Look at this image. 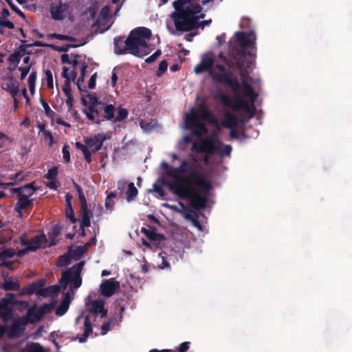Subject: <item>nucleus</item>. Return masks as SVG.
I'll return each mask as SVG.
<instances>
[{
  "instance_id": "obj_48",
  "label": "nucleus",
  "mask_w": 352,
  "mask_h": 352,
  "mask_svg": "<svg viewBox=\"0 0 352 352\" xmlns=\"http://www.w3.org/2000/svg\"><path fill=\"white\" fill-rule=\"evenodd\" d=\"M159 256L161 258V260H162V263L160 264H159V267L162 270L168 268L169 264L167 262V261L165 259L164 256H163V253L162 252L160 253Z\"/></svg>"
},
{
  "instance_id": "obj_30",
  "label": "nucleus",
  "mask_w": 352,
  "mask_h": 352,
  "mask_svg": "<svg viewBox=\"0 0 352 352\" xmlns=\"http://www.w3.org/2000/svg\"><path fill=\"white\" fill-rule=\"evenodd\" d=\"M140 126L144 132L149 133L157 126V122L153 121L146 122L144 120H141L140 122Z\"/></svg>"
},
{
  "instance_id": "obj_53",
  "label": "nucleus",
  "mask_w": 352,
  "mask_h": 352,
  "mask_svg": "<svg viewBox=\"0 0 352 352\" xmlns=\"http://www.w3.org/2000/svg\"><path fill=\"white\" fill-rule=\"evenodd\" d=\"M96 74L91 76L89 80L88 88H94L96 86Z\"/></svg>"
},
{
  "instance_id": "obj_43",
  "label": "nucleus",
  "mask_w": 352,
  "mask_h": 352,
  "mask_svg": "<svg viewBox=\"0 0 352 352\" xmlns=\"http://www.w3.org/2000/svg\"><path fill=\"white\" fill-rule=\"evenodd\" d=\"M150 192L157 193L160 197H162L164 195V191L162 188L158 186L157 184H154L153 186V189L150 190Z\"/></svg>"
},
{
  "instance_id": "obj_50",
  "label": "nucleus",
  "mask_w": 352,
  "mask_h": 352,
  "mask_svg": "<svg viewBox=\"0 0 352 352\" xmlns=\"http://www.w3.org/2000/svg\"><path fill=\"white\" fill-rule=\"evenodd\" d=\"M42 135L43 136L44 139L49 140V144L52 146L53 144V136L52 133L49 131H46L42 133Z\"/></svg>"
},
{
  "instance_id": "obj_25",
  "label": "nucleus",
  "mask_w": 352,
  "mask_h": 352,
  "mask_svg": "<svg viewBox=\"0 0 352 352\" xmlns=\"http://www.w3.org/2000/svg\"><path fill=\"white\" fill-rule=\"evenodd\" d=\"M20 352H46L40 344L36 342H28Z\"/></svg>"
},
{
  "instance_id": "obj_64",
  "label": "nucleus",
  "mask_w": 352,
  "mask_h": 352,
  "mask_svg": "<svg viewBox=\"0 0 352 352\" xmlns=\"http://www.w3.org/2000/svg\"><path fill=\"white\" fill-rule=\"evenodd\" d=\"M20 175V173H15V174H13V175H11L10 176V179L11 180H16L18 179L19 176Z\"/></svg>"
},
{
  "instance_id": "obj_49",
  "label": "nucleus",
  "mask_w": 352,
  "mask_h": 352,
  "mask_svg": "<svg viewBox=\"0 0 352 352\" xmlns=\"http://www.w3.org/2000/svg\"><path fill=\"white\" fill-rule=\"evenodd\" d=\"M161 50H157L154 54H153L151 56L148 57L146 59V62L147 63H152L154 60H155L160 55H161Z\"/></svg>"
},
{
  "instance_id": "obj_54",
  "label": "nucleus",
  "mask_w": 352,
  "mask_h": 352,
  "mask_svg": "<svg viewBox=\"0 0 352 352\" xmlns=\"http://www.w3.org/2000/svg\"><path fill=\"white\" fill-rule=\"evenodd\" d=\"M189 344L188 342L182 343L179 346V352H186L189 348Z\"/></svg>"
},
{
  "instance_id": "obj_21",
  "label": "nucleus",
  "mask_w": 352,
  "mask_h": 352,
  "mask_svg": "<svg viewBox=\"0 0 352 352\" xmlns=\"http://www.w3.org/2000/svg\"><path fill=\"white\" fill-rule=\"evenodd\" d=\"M82 214L80 221V228L82 229V234L85 235V228H87L90 226V219L91 217V213L88 210L87 208H82Z\"/></svg>"
},
{
  "instance_id": "obj_28",
  "label": "nucleus",
  "mask_w": 352,
  "mask_h": 352,
  "mask_svg": "<svg viewBox=\"0 0 352 352\" xmlns=\"http://www.w3.org/2000/svg\"><path fill=\"white\" fill-rule=\"evenodd\" d=\"M76 146L77 148L80 149L82 152L85 160L87 162H90L91 160L92 153L89 150L87 144H85V145H84L80 142H76Z\"/></svg>"
},
{
  "instance_id": "obj_60",
  "label": "nucleus",
  "mask_w": 352,
  "mask_h": 352,
  "mask_svg": "<svg viewBox=\"0 0 352 352\" xmlns=\"http://www.w3.org/2000/svg\"><path fill=\"white\" fill-rule=\"evenodd\" d=\"M47 186L51 189H56V186L54 180H51L48 184Z\"/></svg>"
},
{
  "instance_id": "obj_24",
  "label": "nucleus",
  "mask_w": 352,
  "mask_h": 352,
  "mask_svg": "<svg viewBox=\"0 0 352 352\" xmlns=\"http://www.w3.org/2000/svg\"><path fill=\"white\" fill-rule=\"evenodd\" d=\"M142 232L147 238L152 241H157L160 238V235L157 232V229L153 226L143 227Z\"/></svg>"
},
{
  "instance_id": "obj_59",
  "label": "nucleus",
  "mask_w": 352,
  "mask_h": 352,
  "mask_svg": "<svg viewBox=\"0 0 352 352\" xmlns=\"http://www.w3.org/2000/svg\"><path fill=\"white\" fill-rule=\"evenodd\" d=\"M85 250V248L82 246H78L76 250L79 256H81L84 254Z\"/></svg>"
},
{
  "instance_id": "obj_19",
  "label": "nucleus",
  "mask_w": 352,
  "mask_h": 352,
  "mask_svg": "<svg viewBox=\"0 0 352 352\" xmlns=\"http://www.w3.org/2000/svg\"><path fill=\"white\" fill-rule=\"evenodd\" d=\"M45 281L43 279L32 283L27 288V293L29 294H36L38 297H43V292L45 290Z\"/></svg>"
},
{
  "instance_id": "obj_17",
  "label": "nucleus",
  "mask_w": 352,
  "mask_h": 352,
  "mask_svg": "<svg viewBox=\"0 0 352 352\" xmlns=\"http://www.w3.org/2000/svg\"><path fill=\"white\" fill-rule=\"evenodd\" d=\"M74 296V290L69 291L64 294V297L60 304L56 309V314L57 316H62L67 311Z\"/></svg>"
},
{
  "instance_id": "obj_32",
  "label": "nucleus",
  "mask_w": 352,
  "mask_h": 352,
  "mask_svg": "<svg viewBox=\"0 0 352 352\" xmlns=\"http://www.w3.org/2000/svg\"><path fill=\"white\" fill-rule=\"evenodd\" d=\"M162 206L165 208L170 209L173 211H175L179 213H182L185 209L184 205L181 203H179L178 204H170L165 203L163 204Z\"/></svg>"
},
{
  "instance_id": "obj_57",
  "label": "nucleus",
  "mask_w": 352,
  "mask_h": 352,
  "mask_svg": "<svg viewBox=\"0 0 352 352\" xmlns=\"http://www.w3.org/2000/svg\"><path fill=\"white\" fill-rule=\"evenodd\" d=\"M69 256L67 255H63L60 259V265H65L69 263Z\"/></svg>"
},
{
  "instance_id": "obj_12",
  "label": "nucleus",
  "mask_w": 352,
  "mask_h": 352,
  "mask_svg": "<svg viewBox=\"0 0 352 352\" xmlns=\"http://www.w3.org/2000/svg\"><path fill=\"white\" fill-rule=\"evenodd\" d=\"M21 243L28 251H34L39 248H45L48 245L44 234L36 235L31 240H28L25 236H22Z\"/></svg>"
},
{
  "instance_id": "obj_34",
  "label": "nucleus",
  "mask_w": 352,
  "mask_h": 352,
  "mask_svg": "<svg viewBox=\"0 0 352 352\" xmlns=\"http://www.w3.org/2000/svg\"><path fill=\"white\" fill-rule=\"evenodd\" d=\"M76 189H77V191H78V193L79 199H80V203H81V207L85 208H87V204L86 198H85V195L83 194L82 190L78 185H76Z\"/></svg>"
},
{
  "instance_id": "obj_5",
  "label": "nucleus",
  "mask_w": 352,
  "mask_h": 352,
  "mask_svg": "<svg viewBox=\"0 0 352 352\" xmlns=\"http://www.w3.org/2000/svg\"><path fill=\"white\" fill-rule=\"evenodd\" d=\"M151 32L146 28H138L132 30L125 41L126 48L120 50L118 43L115 40V51L117 54H122L126 52L142 57L148 54L152 48L147 43V40L150 38Z\"/></svg>"
},
{
  "instance_id": "obj_27",
  "label": "nucleus",
  "mask_w": 352,
  "mask_h": 352,
  "mask_svg": "<svg viewBox=\"0 0 352 352\" xmlns=\"http://www.w3.org/2000/svg\"><path fill=\"white\" fill-rule=\"evenodd\" d=\"M43 86H46L47 88H53V76L50 70H45L42 78Z\"/></svg>"
},
{
  "instance_id": "obj_31",
  "label": "nucleus",
  "mask_w": 352,
  "mask_h": 352,
  "mask_svg": "<svg viewBox=\"0 0 352 352\" xmlns=\"http://www.w3.org/2000/svg\"><path fill=\"white\" fill-rule=\"evenodd\" d=\"M116 195L115 192H111L105 199V207L107 210L111 212L115 204V198Z\"/></svg>"
},
{
  "instance_id": "obj_22",
  "label": "nucleus",
  "mask_w": 352,
  "mask_h": 352,
  "mask_svg": "<svg viewBox=\"0 0 352 352\" xmlns=\"http://www.w3.org/2000/svg\"><path fill=\"white\" fill-rule=\"evenodd\" d=\"M14 193H18L19 196L30 198L35 192L32 184L25 185L23 187L12 189Z\"/></svg>"
},
{
  "instance_id": "obj_63",
  "label": "nucleus",
  "mask_w": 352,
  "mask_h": 352,
  "mask_svg": "<svg viewBox=\"0 0 352 352\" xmlns=\"http://www.w3.org/2000/svg\"><path fill=\"white\" fill-rule=\"evenodd\" d=\"M53 234L58 235L60 233V228L58 226H54L52 228Z\"/></svg>"
},
{
  "instance_id": "obj_29",
  "label": "nucleus",
  "mask_w": 352,
  "mask_h": 352,
  "mask_svg": "<svg viewBox=\"0 0 352 352\" xmlns=\"http://www.w3.org/2000/svg\"><path fill=\"white\" fill-rule=\"evenodd\" d=\"M19 288L20 287L17 282L13 281L10 278H6L3 284V289L5 290L17 291Z\"/></svg>"
},
{
  "instance_id": "obj_11",
  "label": "nucleus",
  "mask_w": 352,
  "mask_h": 352,
  "mask_svg": "<svg viewBox=\"0 0 352 352\" xmlns=\"http://www.w3.org/2000/svg\"><path fill=\"white\" fill-rule=\"evenodd\" d=\"M51 14L56 20L68 19L70 21L74 20V16L71 13L69 7L64 3H53L51 7Z\"/></svg>"
},
{
  "instance_id": "obj_61",
  "label": "nucleus",
  "mask_w": 352,
  "mask_h": 352,
  "mask_svg": "<svg viewBox=\"0 0 352 352\" xmlns=\"http://www.w3.org/2000/svg\"><path fill=\"white\" fill-rule=\"evenodd\" d=\"M21 125H23L25 127H28L30 126V121L28 118H25L21 123Z\"/></svg>"
},
{
  "instance_id": "obj_9",
  "label": "nucleus",
  "mask_w": 352,
  "mask_h": 352,
  "mask_svg": "<svg viewBox=\"0 0 352 352\" xmlns=\"http://www.w3.org/2000/svg\"><path fill=\"white\" fill-rule=\"evenodd\" d=\"M78 56L72 57L68 54H63L61 55V60L64 64H67L63 68L62 76L65 78V88L72 86L71 82H74L76 75V69L78 65V62L76 59Z\"/></svg>"
},
{
  "instance_id": "obj_36",
  "label": "nucleus",
  "mask_w": 352,
  "mask_h": 352,
  "mask_svg": "<svg viewBox=\"0 0 352 352\" xmlns=\"http://www.w3.org/2000/svg\"><path fill=\"white\" fill-rule=\"evenodd\" d=\"M116 113H117V115L115 117V120L116 121H120V120H124V118H126V116L128 115L127 111L124 109H118L116 111Z\"/></svg>"
},
{
  "instance_id": "obj_45",
  "label": "nucleus",
  "mask_w": 352,
  "mask_h": 352,
  "mask_svg": "<svg viewBox=\"0 0 352 352\" xmlns=\"http://www.w3.org/2000/svg\"><path fill=\"white\" fill-rule=\"evenodd\" d=\"M168 64L166 61L162 60L160 62L158 71H157V75L161 76L162 74H164L166 69H167Z\"/></svg>"
},
{
  "instance_id": "obj_2",
  "label": "nucleus",
  "mask_w": 352,
  "mask_h": 352,
  "mask_svg": "<svg viewBox=\"0 0 352 352\" xmlns=\"http://www.w3.org/2000/svg\"><path fill=\"white\" fill-rule=\"evenodd\" d=\"M255 39L252 32L249 34L236 32L230 40L233 55L236 54L239 56L234 57V63L227 59L222 52L214 58L212 52H208L201 56L200 63L194 68L195 72L199 74L208 72L214 82L231 88L260 86L259 79L248 78L243 72L254 64Z\"/></svg>"
},
{
  "instance_id": "obj_3",
  "label": "nucleus",
  "mask_w": 352,
  "mask_h": 352,
  "mask_svg": "<svg viewBox=\"0 0 352 352\" xmlns=\"http://www.w3.org/2000/svg\"><path fill=\"white\" fill-rule=\"evenodd\" d=\"M258 94L255 89H232L228 94H219V101L224 106L221 126L230 130V138L237 139L243 132L246 120L252 118L256 111Z\"/></svg>"
},
{
  "instance_id": "obj_23",
  "label": "nucleus",
  "mask_w": 352,
  "mask_h": 352,
  "mask_svg": "<svg viewBox=\"0 0 352 352\" xmlns=\"http://www.w3.org/2000/svg\"><path fill=\"white\" fill-rule=\"evenodd\" d=\"M32 203V199L28 197H23L19 196V200L16 204V209L19 214L20 217H22V210L28 208Z\"/></svg>"
},
{
  "instance_id": "obj_33",
  "label": "nucleus",
  "mask_w": 352,
  "mask_h": 352,
  "mask_svg": "<svg viewBox=\"0 0 352 352\" xmlns=\"http://www.w3.org/2000/svg\"><path fill=\"white\" fill-rule=\"evenodd\" d=\"M191 142V138L188 135L184 136L183 138L178 142L177 148L179 150H184L186 148V144Z\"/></svg>"
},
{
  "instance_id": "obj_52",
  "label": "nucleus",
  "mask_w": 352,
  "mask_h": 352,
  "mask_svg": "<svg viewBox=\"0 0 352 352\" xmlns=\"http://www.w3.org/2000/svg\"><path fill=\"white\" fill-rule=\"evenodd\" d=\"M8 3L11 7V8L15 11L20 16L25 18L24 14L19 8H17L13 3H12L10 1H8Z\"/></svg>"
},
{
  "instance_id": "obj_51",
  "label": "nucleus",
  "mask_w": 352,
  "mask_h": 352,
  "mask_svg": "<svg viewBox=\"0 0 352 352\" xmlns=\"http://www.w3.org/2000/svg\"><path fill=\"white\" fill-rule=\"evenodd\" d=\"M52 121L53 122H55L56 123L58 124H60V125H63V126H67V127H69L70 126V124H68L67 122H65L61 118H54V116L52 118Z\"/></svg>"
},
{
  "instance_id": "obj_26",
  "label": "nucleus",
  "mask_w": 352,
  "mask_h": 352,
  "mask_svg": "<svg viewBox=\"0 0 352 352\" xmlns=\"http://www.w3.org/2000/svg\"><path fill=\"white\" fill-rule=\"evenodd\" d=\"M138 189L135 186L133 182L129 183L126 192L127 201L130 202L133 201L138 195Z\"/></svg>"
},
{
  "instance_id": "obj_39",
  "label": "nucleus",
  "mask_w": 352,
  "mask_h": 352,
  "mask_svg": "<svg viewBox=\"0 0 352 352\" xmlns=\"http://www.w3.org/2000/svg\"><path fill=\"white\" fill-rule=\"evenodd\" d=\"M30 66L31 65H26L25 67H20L18 68L17 71L20 72V78L21 80H23L29 72Z\"/></svg>"
},
{
  "instance_id": "obj_37",
  "label": "nucleus",
  "mask_w": 352,
  "mask_h": 352,
  "mask_svg": "<svg viewBox=\"0 0 352 352\" xmlns=\"http://www.w3.org/2000/svg\"><path fill=\"white\" fill-rule=\"evenodd\" d=\"M49 37L50 38H57L58 40L61 41H72L74 39L68 36L63 35V34H52L49 35Z\"/></svg>"
},
{
  "instance_id": "obj_13",
  "label": "nucleus",
  "mask_w": 352,
  "mask_h": 352,
  "mask_svg": "<svg viewBox=\"0 0 352 352\" xmlns=\"http://www.w3.org/2000/svg\"><path fill=\"white\" fill-rule=\"evenodd\" d=\"M12 316V308L10 300L2 298L0 300V319L3 322H7ZM6 331L3 325L0 324V338L3 336Z\"/></svg>"
},
{
  "instance_id": "obj_10",
  "label": "nucleus",
  "mask_w": 352,
  "mask_h": 352,
  "mask_svg": "<svg viewBox=\"0 0 352 352\" xmlns=\"http://www.w3.org/2000/svg\"><path fill=\"white\" fill-rule=\"evenodd\" d=\"M54 307L52 303L44 304L41 307L33 306L28 309L26 316H24L28 322L34 323L40 320L47 313L50 312Z\"/></svg>"
},
{
  "instance_id": "obj_4",
  "label": "nucleus",
  "mask_w": 352,
  "mask_h": 352,
  "mask_svg": "<svg viewBox=\"0 0 352 352\" xmlns=\"http://www.w3.org/2000/svg\"><path fill=\"white\" fill-rule=\"evenodd\" d=\"M196 0H178L173 3L175 12L171 14L175 28L186 31L197 26V21L204 17Z\"/></svg>"
},
{
  "instance_id": "obj_35",
  "label": "nucleus",
  "mask_w": 352,
  "mask_h": 352,
  "mask_svg": "<svg viewBox=\"0 0 352 352\" xmlns=\"http://www.w3.org/2000/svg\"><path fill=\"white\" fill-rule=\"evenodd\" d=\"M161 167L165 170L166 176L173 179V175H170V173L171 172L172 169H175V167L169 166V164L165 161H163L161 163Z\"/></svg>"
},
{
  "instance_id": "obj_16",
  "label": "nucleus",
  "mask_w": 352,
  "mask_h": 352,
  "mask_svg": "<svg viewBox=\"0 0 352 352\" xmlns=\"http://www.w3.org/2000/svg\"><path fill=\"white\" fill-rule=\"evenodd\" d=\"M109 7L105 6L101 10L96 21V25L99 28H101L100 30V32H104L105 30L109 28V27L111 25V23H109Z\"/></svg>"
},
{
  "instance_id": "obj_41",
  "label": "nucleus",
  "mask_w": 352,
  "mask_h": 352,
  "mask_svg": "<svg viewBox=\"0 0 352 352\" xmlns=\"http://www.w3.org/2000/svg\"><path fill=\"white\" fill-rule=\"evenodd\" d=\"M66 217L72 223L76 222L74 213L71 205H69V206H68V208H67Z\"/></svg>"
},
{
  "instance_id": "obj_56",
  "label": "nucleus",
  "mask_w": 352,
  "mask_h": 352,
  "mask_svg": "<svg viewBox=\"0 0 352 352\" xmlns=\"http://www.w3.org/2000/svg\"><path fill=\"white\" fill-rule=\"evenodd\" d=\"M111 322H108L102 326V335L106 334L110 330Z\"/></svg>"
},
{
  "instance_id": "obj_14",
  "label": "nucleus",
  "mask_w": 352,
  "mask_h": 352,
  "mask_svg": "<svg viewBox=\"0 0 352 352\" xmlns=\"http://www.w3.org/2000/svg\"><path fill=\"white\" fill-rule=\"evenodd\" d=\"M108 138L106 133H101L96 135L91 138H87L85 139V143L88 146L89 150L91 149V153H95L99 151L103 142Z\"/></svg>"
},
{
  "instance_id": "obj_20",
  "label": "nucleus",
  "mask_w": 352,
  "mask_h": 352,
  "mask_svg": "<svg viewBox=\"0 0 352 352\" xmlns=\"http://www.w3.org/2000/svg\"><path fill=\"white\" fill-rule=\"evenodd\" d=\"M16 252L12 248L3 250L0 252V262H1V265L6 267H10L11 266V263L7 261V260L13 258Z\"/></svg>"
},
{
  "instance_id": "obj_15",
  "label": "nucleus",
  "mask_w": 352,
  "mask_h": 352,
  "mask_svg": "<svg viewBox=\"0 0 352 352\" xmlns=\"http://www.w3.org/2000/svg\"><path fill=\"white\" fill-rule=\"evenodd\" d=\"M120 287V283L111 278L103 280L100 285L101 294L106 297L113 296Z\"/></svg>"
},
{
  "instance_id": "obj_1",
  "label": "nucleus",
  "mask_w": 352,
  "mask_h": 352,
  "mask_svg": "<svg viewBox=\"0 0 352 352\" xmlns=\"http://www.w3.org/2000/svg\"><path fill=\"white\" fill-rule=\"evenodd\" d=\"M184 119V128L190 129L197 137L192 146L193 155L182 159L180 165L170 173L173 181L164 184L174 195L188 200L195 209H200L206 206L211 185L202 178L198 161L208 164L214 155L221 158L230 157L232 146L219 140L217 132L221 125L204 105L192 107Z\"/></svg>"
},
{
  "instance_id": "obj_6",
  "label": "nucleus",
  "mask_w": 352,
  "mask_h": 352,
  "mask_svg": "<svg viewBox=\"0 0 352 352\" xmlns=\"http://www.w3.org/2000/svg\"><path fill=\"white\" fill-rule=\"evenodd\" d=\"M85 265V261H80L62 273L59 285H52L45 287L43 297L56 296L60 289L65 290L69 286L70 291L78 289L82 285L81 272Z\"/></svg>"
},
{
  "instance_id": "obj_44",
  "label": "nucleus",
  "mask_w": 352,
  "mask_h": 352,
  "mask_svg": "<svg viewBox=\"0 0 352 352\" xmlns=\"http://www.w3.org/2000/svg\"><path fill=\"white\" fill-rule=\"evenodd\" d=\"M12 58H16L18 60H20L21 59H22L23 62L25 64H26V65H30L28 64L29 62H30V56L28 55H25V54H23V55L16 54V55H13Z\"/></svg>"
},
{
  "instance_id": "obj_8",
  "label": "nucleus",
  "mask_w": 352,
  "mask_h": 352,
  "mask_svg": "<svg viewBox=\"0 0 352 352\" xmlns=\"http://www.w3.org/2000/svg\"><path fill=\"white\" fill-rule=\"evenodd\" d=\"M86 305L89 314L87 316H79L76 318V323L81 322L83 323L84 334L82 337L78 338V341L80 343L86 342L89 334L92 331V320L98 316L101 318H104L107 313V310L104 309V301L102 299L87 302Z\"/></svg>"
},
{
  "instance_id": "obj_40",
  "label": "nucleus",
  "mask_w": 352,
  "mask_h": 352,
  "mask_svg": "<svg viewBox=\"0 0 352 352\" xmlns=\"http://www.w3.org/2000/svg\"><path fill=\"white\" fill-rule=\"evenodd\" d=\"M30 66L31 65H26L25 67H20L18 68L17 71L20 72V78L21 80H23L29 72Z\"/></svg>"
},
{
  "instance_id": "obj_42",
  "label": "nucleus",
  "mask_w": 352,
  "mask_h": 352,
  "mask_svg": "<svg viewBox=\"0 0 352 352\" xmlns=\"http://www.w3.org/2000/svg\"><path fill=\"white\" fill-rule=\"evenodd\" d=\"M41 102H42V105L43 107V109L45 110V112L46 115L47 116H49L50 118H52L54 116V115H55L54 111L51 110V109L49 107V105L45 101L42 100Z\"/></svg>"
},
{
  "instance_id": "obj_18",
  "label": "nucleus",
  "mask_w": 352,
  "mask_h": 352,
  "mask_svg": "<svg viewBox=\"0 0 352 352\" xmlns=\"http://www.w3.org/2000/svg\"><path fill=\"white\" fill-rule=\"evenodd\" d=\"M28 323L25 317L15 318L10 328V333L12 336H19L25 330V326Z\"/></svg>"
},
{
  "instance_id": "obj_58",
  "label": "nucleus",
  "mask_w": 352,
  "mask_h": 352,
  "mask_svg": "<svg viewBox=\"0 0 352 352\" xmlns=\"http://www.w3.org/2000/svg\"><path fill=\"white\" fill-rule=\"evenodd\" d=\"M2 25L9 29H13L14 27L13 23L10 21H3Z\"/></svg>"
},
{
  "instance_id": "obj_7",
  "label": "nucleus",
  "mask_w": 352,
  "mask_h": 352,
  "mask_svg": "<svg viewBox=\"0 0 352 352\" xmlns=\"http://www.w3.org/2000/svg\"><path fill=\"white\" fill-rule=\"evenodd\" d=\"M80 90L82 91V104L87 108L85 113L89 120L99 124L102 120L100 116L102 109L107 119L111 120L114 118L115 108L112 104L104 105V103L98 102L95 96L89 94L88 89Z\"/></svg>"
},
{
  "instance_id": "obj_62",
  "label": "nucleus",
  "mask_w": 352,
  "mask_h": 352,
  "mask_svg": "<svg viewBox=\"0 0 352 352\" xmlns=\"http://www.w3.org/2000/svg\"><path fill=\"white\" fill-rule=\"evenodd\" d=\"M116 80H117L116 75L115 74H112L111 84V87H114L116 85Z\"/></svg>"
},
{
  "instance_id": "obj_47",
  "label": "nucleus",
  "mask_w": 352,
  "mask_h": 352,
  "mask_svg": "<svg viewBox=\"0 0 352 352\" xmlns=\"http://www.w3.org/2000/svg\"><path fill=\"white\" fill-rule=\"evenodd\" d=\"M57 175V169L56 168H51L48 170L46 177L48 179L54 180Z\"/></svg>"
},
{
  "instance_id": "obj_55",
  "label": "nucleus",
  "mask_w": 352,
  "mask_h": 352,
  "mask_svg": "<svg viewBox=\"0 0 352 352\" xmlns=\"http://www.w3.org/2000/svg\"><path fill=\"white\" fill-rule=\"evenodd\" d=\"M126 182L124 180H120L117 182V188L120 191L122 192L126 186Z\"/></svg>"
},
{
  "instance_id": "obj_38",
  "label": "nucleus",
  "mask_w": 352,
  "mask_h": 352,
  "mask_svg": "<svg viewBox=\"0 0 352 352\" xmlns=\"http://www.w3.org/2000/svg\"><path fill=\"white\" fill-rule=\"evenodd\" d=\"M63 158L65 162H69L70 160V153L69 151V146L65 144L62 148Z\"/></svg>"
},
{
  "instance_id": "obj_46",
  "label": "nucleus",
  "mask_w": 352,
  "mask_h": 352,
  "mask_svg": "<svg viewBox=\"0 0 352 352\" xmlns=\"http://www.w3.org/2000/svg\"><path fill=\"white\" fill-rule=\"evenodd\" d=\"M36 76L34 72L31 73L28 77L29 88H34Z\"/></svg>"
}]
</instances>
